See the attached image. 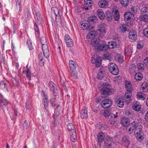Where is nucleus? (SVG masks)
<instances>
[{
	"instance_id": "1",
	"label": "nucleus",
	"mask_w": 148,
	"mask_h": 148,
	"mask_svg": "<svg viewBox=\"0 0 148 148\" xmlns=\"http://www.w3.org/2000/svg\"><path fill=\"white\" fill-rule=\"evenodd\" d=\"M91 43L93 49L100 51L107 50L108 48L113 49L117 44L116 42L110 41L108 43V46L106 44L101 43L99 38L92 40Z\"/></svg>"
},
{
	"instance_id": "2",
	"label": "nucleus",
	"mask_w": 148,
	"mask_h": 148,
	"mask_svg": "<svg viewBox=\"0 0 148 148\" xmlns=\"http://www.w3.org/2000/svg\"><path fill=\"white\" fill-rule=\"evenodd\" d=\"M108 68L109 71L113 75H116L118 74L119 69L115 63H110L108 65Z\"/></svg>"
},
{
	"instance_id": "3",
	"label": "nucleus",
	"mask_w": 148,
	"mask_h": 148,
	"mask_svg": "<svg viewBox=\"0 0 148 148\" xmlns=\"http://www.w3.org/2000/svg\"><path fill=\"white\" fill-rule=\"evenodd\" d=\"M101 91L102 93L101 94V97L103 98L106 97L108 95L112 94L113 92L112 88L108 87H103L101 89Z\"/></svg>"
},
{
	"instance_id": "4",
	"label": "nucleus",
	"mask_w": 148,
	"mask_h": 148,
	"mask_svg": "<svg viewBox=\"0 0 148 148\" xmlns=\"http://www.w3.org/2000/svg\"><path fill=\"white\" fill-rule=\"evenodd\" d=\"M107 26L106 25L101 24L99 25L97 29L100 37L102 36L106 32Z\"/></svg>"
},
{
	"instance_id": "5",
	"label": "nucleus",
	"mask_w": 148,
	"mask_h": 148,
	"mask_svg": "<svg viewBox=\"0 0 148 148\" xmlns=\"http://www.w3.org/2000/svg\"><path fill=\"white\" fill-rule=\"evenodd\" d=\"M112 104V100L108 99H106L102 101L101 107L104 108H108L110 107Z\"/></svg>"
},
{
	"instance_id": "6",
	"label": "nucleus",
	"mask_w": 148,
	"mask_h": 148,
	"mask_svg": "<svg viewBox=\"0 0 148 148\" xmlns=\"http://www.w3.org/2000/svg\"><path fill=\"white\" fill-rule=\"evenodd\" d=\"M101 59L99 57L94 58L92 56L91 59V62L92 64H95V66L97 67H99L101 65Z\"/></svg>"
},
{
	"instance_id": "7",
	"label": "nucleus",
	"mask_w": 148,
	"mask_h": 148,
	"mask_svg": "<svg viewBox=\"0 0 148 148\" xmlns=\"http://www.w3.org/2000/svg\"><path fill=\"white\" fill-rule=\"evenodd\" d=\"M136 124L137 123L135 122H133L129 124L127 128V132L129 134L132 133L135 129Z\"/></svg>"
},
{
	"instance_id": "8",
	"label": "nucleus",
	"mask_w": 148,
	"mask_h": 148,
	"mask_svg": "<svg viewBox=\"0 0 148 148\" xmlns=\"http://www.w3.org/2000/svg\"><path fill=\"white\" fill-rule=\"evenodd\" d=\"M87 23H80V27L83 30H90L93 28L92 26H91L89 23L88 22Z\"/></svg>"
},
{
	"instance_id": "9",
	"label": "nucleus",
	"mask_w": 148,
	"mask_h": 148,
	"mask_svg": "<svg viewBox=\"0 0 148 148\" xmlns=\"http://www.w3.org/2000/svg\"><path fill=\"white\" fill-rule=\"evenodd\" d=\"M104 141L105 146L106 147H110L113 143L112 138L109 136H107L105 138Z\"/></svg>"
},
{
	"instance_id": "10",
	"label": "nucleus",
	"mask_w": 148,
	"mask_h": 148,
	"mask_svg": "<svg viewBox=\"0 0 148 148\" xmlns=\"http://www.w3.org/2000/svg\"><path fill=\"white\" fill-rule=\"evenodd\" d=\"M129 38L131 41L136 40L137 38V35L136 31L134 30L130 31L129 33Z\"/></svg>"
},
{
	"instance_id": "11",
	"label": "nucleus",
	"mask_w": 148,
	"mask_h": 148,
	"mask_svg": "<svg viewBox=\"0 0 148 148\" xmlns=\"http://www.w3.org/2000/svg\"><path fill=\"white\" fill-rule=\"evenodd\" d=\"M125 20L127 21L130 20V19H134L135 17L134 15L130 12L125 13L124 14Z\"/></svg>"
},
{
	"instance_id": "12",
	"label": "nucleus",
	"mask_w": 148,
	"mask_h": 148,
	"mask_svg": "<svg viewBox=\"0 0 148 148\" xmlns=\"http://www.w3.org/2000/svg\"><path fill=\"white\" fill-rule=\"evenodd\" d=\"M132 92L130 93L126 92L125 93V94L124 98L126 103L127 104L129 103L131 101V97Z\"/></svg>"
},
{
	"instance_id": "13",
	"label": "nucleus",
	"mask_w": 148,
	"mask_h": 148,
	"mask_svg": "<svg viewBox=\"0 0 148 148\" xmlns=\"http://www.w3.org/2000/svg\"><path fill=\"white\" fill-rule=\"evenodd\" d=\"M42 50L44 55L46 58H48L49 56V51L48 49V47L47 45L42 46Z\"/></svg>"
},
{
	"instance_id": "14",
	"label": "nucleus",
	"mask_w": 148,
	"mask_h": 148,
	"mask_svg": "<svg viewBox=\"0 0 148 148\" xmlns=\"http://www.w3.org/2000/svg\"><path fill=\"white\" fill-rule=\"evenodd\" d=\"M64 39L66 43L69 47H71L73 45V41L69 35H66Z\"/></svg>"
},
{
	"instance_id": "15",
	"label": "nucleus",
	"mask_w": 148,
	"mask_h": 148,
	"mask_svg": "<svg viewBox=\"0 0 148 148\" xmlns=\"http://www.w3.org/2000/svg\"><path fill=\"white\" fill-rule=\"evenodd\" d=\"M132 108L134 110L139 112L141 109V105L139 102L137 101L133 103Z\"/></svg>"
},
{
	"instance_id": "16",
	"label": "nucleus",
	"mask_w": 148,
	"mask_h": 148,
	"mask_svg": "<svg viewBox=\"0 0 148 148\" xmlns=\"http://www.w3.org/2000/svg\"><path fill=\"white\" fill-rule=\"evenodd\" d=\"M81 117L82 119L86 118L88 117L87 110L86 107H83L80 113Z\"/></svg>"
},
{
	"instance_id": "17",
	"label": "nucleus",
	"mask_w": 148,
	"mask_h": 148,
	"mask_svg": "<svg viewBox=\"0 0 148 148\" xmlns=\"http://www.w3.org/2000/svg\"><path fill=\"white\" fill-rule=\"evenodd\" d=\"M69 133L70 139L73 142H75L77 139L75 130H73V131H71Z\"/></svg>"
},
{
	"instance_id": "18",
	"label": "nucleus",
	"mask_w": 148,
	"mask_h": 148,
	"mask_svg": "<svg viewBox=\"0 0 148 148\" xmlns=\"http://www.w3.org/2000/svg\"><path fill=\"white\" fill-rule=\"evenodd\" d=\"M125 87L126 90V92L129 93L132 92V88L130 82L127 81L125 82Z\"/></svg>"
},
{
	"instance_id": "19",
	"label": "nucleus",
	"mask_w": 148,
	"mask_h": 148,
	"mask_svg": "<svg viewBox=\"0 0 148 148\" xmlns=\"http://www.w3.org/2000/svg\"><path fill=\"white\" fill-rule=\"evenodd\" d=\"M97 14L99 18L101 20H103L105 17V14L101 9H99L97 10Z\"/></svg>"
},
{
	"instance_id": "20",
	"label": "nucleus",
	"mask_w": 148,
	"mask_h": 148,
	"mask_svg": "<svg viewBox=\"0 0 148 148\" xmlns=\"http://www.w3.org/2000/svg\"><path fill=\"white\" fill-rule=\"evenodd\" d=\"M117 117V116H115L113 113H111L108 116L110 124L111 125H113L115 123V120L114 119Z\"/></svg>"
},
{
	"instance_id": "21",
	"label": "nucleus",
	"mask_w": 148,
	"mask_h": 148,
	"mask_svg": "<svg viewBox=\"0 0 148 148\" xmlns=\"http://www.w3.org/2000/svg\"><path fill=\"white\" fill-rule=\"evenodd\" d=\"M122 143L127 147L130 144V141L128 138L126 136H124L122 138Z\"/></svg>"
},
{
	"instance_id": "22",
	"label": "nucleus",
	"mask_w": 148,
	"mask_h": 148,
	"mask_svg": "<svg viewBox=\"0 0 148 148\" xmlns=\"http://www.w3.org/2000/svg\"><path fill=\"white\" fill-rule=\"evenodd\" d=\"M98 4L99 7L102 8L107 7L108 5V3L106 1L101 0L98 2Z\"/></svg>"
},
{
	"instance_id": "23",
	"label": "nucleus",
	"mask_w": 148,
	"mask_h": 148,
	"mask_svg": "<svg viewBox=\"0 0 148 148\" xmlns=\"http://www.w3.org/2000/svg\"><path fill=\"white\" fill-rule=\"evenodd\" d=\"M121 123L123 127L127 126L130 123L129 119L127 118L123 117L121 120Z\"/></svg>"
},
{
	"instance_id": "24",
	"label": "nucleus",
	"mask_w": 148,
	"mask_h": 148,
	"mask_svg": "<svg viewBox=\"0 0 148 148\" xmlns=\"http://www.w3.org/2000/svg\"><path fill=\"white\" fill-rule=\"evenodd\" d=\"M140 89L143 90L144 92H148V84L146 82L143 83L140 86Z\"/></svg>"
},
{
	"instance_id": "25",
	"label": "nucleus",
	"mask_w": 148,
	"mask_h": 148,
	"mask_svg": "<svg viewBox=\"0 0 148 148\" xmlns=\"http://www.w3.org/2000/svg\"><path fill=\"white\" fill-rule=\"evenodd\" d=\"M142 134V132H137L136 131L134 132V135L136 138L139 141L141 140L143 138Z\"/></svg>"
},
{
	"instance_id": "26",
	"label": "nucleus",
	"mask_w": 148,
	"mask_h": 148,
	"mask_svg": "<svg viewBox=\"0 0 148 148\" xmlns=\"http://www.w3.org/2000/svg\"><path fill=\"white\" fill-rule=\"evenodd\" d=\"M97 35V33L95 31H93L90 32L88 33L87 36L86 38H87L90 39L94 38Z\"/></svg>"
},
{
	"instance_id": "27",
	"label": "nucleus",
	"mask_w": 148,
	"mask_h": 148,
	"mask_svg": "<svg viewBox=\"0 0 148 148\" xmlns=\"http://www.w3.org/2000/svg\"><path fill=\"white\" fill-rule=\"evenodd\" d=\"M112 12L114 13V18L115 20L118 21L119 19L120 16L119 11L115 8H113Z\"/></svg>"
},
{
	"instance_id": "28",
	"label": "nucleus",
	"mask_w": 148,
	"mask_h": 148,
	"mask_svg": "<svg viewBox=\"0 0 148 148\" xmlns=\"http://www.w3.org/2000/svg\"><path fill=\"white\" fill-rule=\"evenodd\" d=\"M107 20L109 22L111 21L112 19V16L110 11H106L105 13Z\"/></svg>"
},
{
	"instance_id": "29",
	"label": "nucleus",
	"mask_w": 148,
	"mask_h": 148,
	"mask_svg": "<svg viewBox=\"0 0 148 148\" xmlns=\"http://www.w3.org/2000/svg\"><path fill=\"white\" fill-rule=\"evenodd\" d=\"M128 27L127 25L122 24L119 26V29L121 32H123L127 30Z\"/></svg>"
},
{
	"instance_id": "30",
	"label": "nucleus",
	"mask_w": 148,
	"mask_h": 148,
	"mask_svg": "<svg viewBox=\"0 0 148 148\" xmlns=\"http://www.w3.org/2000/svg\"><path fill=\"white\" fill-rule=\"evenodd\" d=\"M105 137V134L102 132H100L97 134V139L99 142H101Z\"/></svg>"
},
{
	"instance_id": "31",
	"label": "nucleus",
	"mask_w": 148,
	"mask_h": 148,
	"mask_svg": "<svg viewBox=\"0 0 148 148\" xmlns=\"http://www.w3.org/2000/svg\"><path fill=\"white\" fill-rule=\"evenodd\" d=\"M0 88L4 91H7L6 84L4 81H2L0 83Z\"/></svg>"
},
{
	"instance_id": "32",
	"label": "nucleus",
	"mask_w": 148,
	"mask_h": 148,
	"mask_svg": "<svg viewBox=\"0 0 148 148\" xmlns=\"http://www.w3.org/2000/svg\"><path fill=\"white\" fill-rule=\"evenodd\" d=\"M143 78V75L140 73H137L134 76V79L137 81L141 80Z\"/></svg>"
},
{
	"instance_id": "33",
	"label": "nucleus",
	"mask_w": 148,
	"mask_h": 148,
	"mask_svg": "<svg viewBox=\"0 0 148 148\" xmlns=\"http://www.w3.org/2000/svg\"><path fill=\"white\" fill-rule=\"evenodd\" d=\"M140 20L145 22L148 23V15H140L139 16Z\"/></svg>"
},
{
	"instance_id": "34",
	"label": "nucleus",
	"mask_w": 148,
	"mask_h": 148,
	"mask_svg": "<svg viewBox=\"0 0 148 148\" xmlns=\"http://www.w3.org/2000/svg\"><path fill=\"white\" fill-rule=\"evenodd\" d=\"M41 92L42 95H43L45 97L44 99H43L42 103L44 105V108H45L47 107L48 105V103L47 101V98H46V96L45 95L43 90H42Z\"/></svg>"
},
{
	"instance_id": "35",
	"label": "nucleus",
	"mask_w": 148,
	"mask_h": 148,
	"mask_svg": "<svg viewBox=\"0 0 148 148\" xmlns=\"http://www.w3.org/2000/svg\"><path fill=\"white\" fill-rule=\"evenodd\" d=\"M136 98L138 99H140L142 100H143L145 98L144 97L143 95V93L140 92H138L136 95Z\"/></svg>"
},
{
	"instance_id": "36",
	"label": "nucleus",
	"mask_w": 148,
	"mask_h": 148,
	"mask_svg": "<svg viewBox=\"0 0 148 148\" xmlns=\"http://www.w3.org/2000/svg\"><path fill=\"white\" fill-rule=\"evenodd\" d=\"M69 64L71 70L76 69L75 63L73 61H69Z\"/></svg>"
},
{
	"instance_id": "37",
	"label": "nucleus",
	"mask_w": 148,
	"mask_h": 148,
	"mask_svg": "<svg viewBox=\"0 0 148 148\" xmlns=\"http://www.w3.org/2000/svg\"><path fill=\"white\" fill-rule=\"evenodd\" d=\"M140 15L148 14V8L147 7L143 8L140 11Z\"/></svg>"
},
{
	"instance_id": "38",
	"label": "nucleus",
	"mask_w": 148,
	"mask_h": 148,
	"mask_svg": "<svg viewBox=\"0 0 148 148\" xmlns=\"http://www.w3.org/2000/svg\"><path fill=\"white\" fill-rule=\"evenodd\" d=\"M117 105L118 107H122L124 105L123 100L122 99H119L117 101Z\"/></svg>"
},
{
	"instance_id": "39",
	"label": "nucleus",
	"mask_w": 148,
	"mask_h": 148,
	"mask_svg": "<svg viewBox=\"0 0 148 148\" xmlns=\"http://www.w3.org/2000/svg\"><path fill=\"white\" fill-rule=\"evenodd\" d=\"M121 4L123 6H126L128 5L129 2V0H119Z\"/></svg>"
},
{
	"instance_id": "40",
	"label": "nucleus",
	"mask_w": 148,
	"mask_h": 148,
	"mask_svg": "<svg viewBox=\"0 0 148 148\" xmlns=\"http://www.w3.org/2000/svg\"><path fill=\"white\" fill-rule=\"evenodd\" d=\"M36 17L38 20V22L39 23H41V22L42 21V18L40 17V12H36Z\"/></svg>"
},
{
	"instance_id": "41",
	"label": "nucleus",
	"mask_w": 148,
	"mask_h": 148,
	"mask_svg": "<svg viewBox=\"0 0 148 148\" xmlns=\"http://www.w3.org/2000/svg\"><path fill=\"white\" fill-rule=\"evenodd\" d=\"M71 76L75 78H77V73L76 69L71 70Z\"/></svg>"
},
{
	"instance_id": "42",
	"label": "nucleus",
	"mask_w": 148,
	"mask_h": 148,
	"mask_svg": "<svg viewBox=\"0 0 148 148\" xmlns=\"http://www.w3.org/2000/svg\"><path fill=\"white\" fill-rule=\"evenodd\" d=\"M67 127L69 132L75 130L74 126L72 123H70L67 125Z\"/></svg>"
},
{
	"instance_id": "43",
	"label": "nucleus",
	"mask_w": 148,
	"mask_h": 148,
	"mask_svg": "<svg viewBox=\"0 0 148 148\" xmlns=\"http://www.w3.org/2000/svg\"><path fill=\"white\" fill-rule=\"evenodd\" d=\"M8 103V101L4 99H2L0 100V104L1 106H6Z\"/></svg>"
},
{
	"instance_id": "44",
	"label": "nucleus",
	"mask_w": 148,
	"mask_h": 148,
	"mask_svg": "<svg viewBox=\"0 0 148 148\" xmlns=\"http://www.w3.org/2000/svg\"><path fill=\"white\" fill-rule=\"evenodd\" d=\"M12 80L13 84L14 86H17L19 85V81L16 78H13Z\"/></svg>"
},
{
	"instance_id": "45",
	"label": "nucleus",
	"mask_w": 148,
	"mask_h": 148,
	"mask_svg": "<svg viewBox=\"0 0 148 148\" xmlns=\"http://www.w3.org/2000/svg\"><path fill=\"white\" fill-rule=\"evenodd\" d=\"M121 78V77L120 76H116L114 78V80L116 83H118L122 81Z\"/></svg>"
},
{
	"instance_id": "46",
	"label": "nucleus",
	"mask_w": 148,
	"mask_h": 148,
	"mask_svg": "<svg viewBox=\"0 0 148 148\" xmlns=\"http://www.w3.org/2000/svg\"><path fill=\"white\" fill-rule=\"evenodd\" d=\"M51 10L55 14L56 16L59 14V10L58 8L55 7H52L51 8Z\"/></svg>"
},
{
	"instance_id": "47",
	"label": "nucleus",
	"mask_w": 148,
	"mask_h": 148,
	"mask_svg": "<svg viewBox=\"0 0 148 148\" xmlns=\"http://www.w3.org/2000/svg\"><path fill=\"white\" fill-rule=\"evenodd\" d=\"M116 60L120 62H122L123 61V57L120 55H117L115 57Z\"/></svg>"
},
{
	"instance_id": "48",
	"label": "nucleus",
	"mask_w": 148,
	"mask_h": 148,
	"mask_svg": "<svg viewBox=\"0 0 148 148\" xmlns=\"http://www.w3.org/2000/svg\"><path fill=\"white\" fill-rule=\"evenodd\" d=\"M137 68L140 71H143L144 70V65L141 63H139L137 65Z\"/></svg>"
},
{
	"instance_id": "49",
	"label": "nucleus",
	"mask_w": 148,
	"mask_h": 148,
	"mask_svg": "<svg viewBox=\"0 0 148 148\" xmlns=\"http://www.w3.org/2000/svg\"><path fill=\"white\" fill-rule=\"evenodd\" d=\"M60 111L61 108L59 106H58L55 109L54 112L55 115H56V116L59 115L60 114Z\"/></svg>"
},
{
	"instance_id": "50",
	"label": "nucleus",
	"mask_w": 148,
	"mask_h": 148,
	"mask_svg": "<svg viewBox=\"0 0 148 148\" xmlns=\"http://www.w3.org/2000/svg\"><path fill=\"white\" fill-rule=\"evenodd\" d=\"M53 88H51V90L53 92V93H54V95L57 96L58 95V91L57 88L55 86Z\"/></svg>"
},
{
	"instance_id": "51",
	"label": "nucleus",
	"mask_w": 148,
	"mask_h": 148,
	"mask_svg": "<svg viewBox=\"0 0 148 148\" xmlns=\"http://www.w3.org/2000/svg\"><path fill=\"white\" fill-rule=\"evenodd\" d=\"M136 129L134 132L137 131V132H141L142 129V127L141 125H139L135 127Z\"/></svg>"
},
{
	"instance_id": "52",
	"label": "nucleus",
	"mask_w": 148,
	"mask_h": 148,
	"mask_svg": "<svg viewBox=\"0 0 148 148\" xmlns=\"http://www.w3.org/2000/svg\"><path fill=\"white\" fill-rule=\"evenodd\" d=\"M129 69L130 71H132V73H133L135 72L136 69L135 66L134 64L130 65L129 66Z\"/></svg>"
},
{
	"instance_id": "53",
	"label": "nucleus",
	"mask_w": 148,
	"mask_h": 148,
	"mask_svg": "<svg viewBox=\"0 0 148 148\" xmlns=\"http://www.w3.org/2000/svg\"><path fill=\"white\" fill-rule=\"evenodd\" d=\"M85 2L84 5H88L89 7L92 6V3L91 2V0H84Z\"/></svg>"
},
{
	"instance_id": "54",
	"label": "nucleus",
	"mask_w": 148,
	"mask_h": 148,
	"mask_svg": "<svg viewBox=\"0 0 148 148\" xmlns=\"http://www.w3.org/2000/svg\"><path fill=\"white\" fill-rule=\"evenodd\" d=\"M99 126L101 130H105L108 128V126L107 125L100 123Z\"/></svg>"
},
{
	"instance_id": "55",
	"label": "nucleus",
	"mask_w": 148,
	"mask_h": 148,
	"mask_svg": "<svg viewBox=\"0 0 148 148\" xmlns=\"http://www.w3.org/2000/svg\"><path fill=\"white\" fill-rule=\"evenodd\" d=\"M143 64L145 67L148 69V57L145 59L143 61Z\"/></svg>"
},
{
	"instance_id": "56",
	"label": "nucleus",
	"mask_w": 148,
	"mask_h": 148,
	"mask_svg": "<svg viewBox=\"0 0 148 148\" xmlns=\"http://www.w3.org/2000/svg\"><path fill=\"white\" fill-rule=\"evenodd\" d=\"M104 73L101 71H99L98 74L97 78L99 79H101L103 76Z\"/></svg>"
},
{
	"instance_id": "57",
	"label": "nucleus",
	"mask_w": 148,
	"mask_h": 148,
	"mask_svg": "<svg viewBox=\"0 0 148 148\" xmlns=\"http://www.w3.org/2000/svg\"><path fill=\"white\" fill-rule=\"evenodd\" d=\"M41 42L42 44V46L44 45H47L46 40V38L44 37H42L41 39Z\"/></svg>"
},
{
	"instance_id": "58",
	"label": "nucleus",
	"mask_w": 148,
	"mask_h": 148,
	"mask_svg": "<svg viewBox=\"0 0 148 148\" xmlns=\"http://www.w3.org/2000/svg\"><path fill=\"white\" fill-rule=\"evenodd\" d=\"M132 51L130 49L127 48L125 50V53L128 56H130L132 54Z\"/></svg>"
},
{
	"instance_id": "59",
	"label": "nucleus",
	"mask_w": 148,
	"mask_h": 148,
	"mask_svg": "<svg viewBox=\"0 0 148 148\" xmlns=\"http://www.w3.org/2000/svg\"><path fill=\"white\" fill-rule=\"evenodd\" d=\"M35 26L34 27V29L36 32V34L37 36L38 37L40 33L38 31V27L37 25L36 24V23L35 24Z\"/></svg>"
},
{
	"instance_id": "60",
	"label": "nucleus",
	"mask_w": 148,
	"mask_h": 148,
	"mask_svg": "<svg viewBox=\"0 0 148 148\" xmlns=\"http://www.w3.org/2000/svg\"><path fill=\"white\" fill-rule=\"evenodd\" d=\"M143 34L145 37H148V26L144 29Z\"/></svg>"
},
{
	"instance_id": "61",
	"label": "nucleus",
	"mask_w": 148,
	"mask_h": 148,
	"mask_svg": "<svg viewBox=\"0 0 148 148\" xmlns=\"http://www.w3.org/2000/svg\"><path fill=\"white\" fill-rule=\"evenodd\" d=\"M24 123L23 124V128L24 130H26L29 127V125L27 123H26V121H24Z\"/></svg>"
},
{
	"instance_id": "62",
	"label": "nucleus",
	"mask_w": 148,
	"mask_h": 148,
	"mask_svg": "<svg viewBox=\"0 0 148 148\" xmlns=\"http://www.w3.org/2000/svg\"><path fill=\"white\" fill-rule=\"evenodd\" d=\"M56 99H55L52 98L50 100V102L52 106H55L56 105Z\"/></svg>"
},
{
	"instance_id": "63",
	"label": "nucleus",
	"mask_w": 148,
	"mask_h": 148,
	"mask_svg": "<svg viewBox=\"0 0 148 148\" xmlns=\"http://www.w3.org/2000/svg\"><path fill=\"white\" fill-rule=\"evenodd\" d=\"M109 112L107 110H105L103 112V114L105 117H107L110 114Z\"/></svg>"
},
{
	"instance_id": "64",
	"label": "nucleus",
	"mask_w": 148,
	"mask_h": 148,
	"mask_svg": "<svg viewBox=\"0 0 148 148\" xmlns=\"http://www.w3.org/2000/svg\"><path fill=\"white\" fill-rule=\"evenodd\" d=\"M97 18V17L95 16H91L90 17L89 20L90 21H94L95 20H96Z\"/></svg>"
}]
</instances>
